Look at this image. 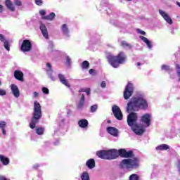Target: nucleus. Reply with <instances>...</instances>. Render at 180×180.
Masks as SVG:
<instances>
[{"label": "nucleus", "instance_id": "47", "mask_svg": "<svg viewBox=\"0 0 180 180\" xmlns=\"http://www.w3.org/2000/svg\"><path fill=\"white\" fill-rule=\"evenodd\" d=\"M39 14L41 15V16H44V15H46V11L40 10L39 11Z\"/></svg>", "mask_w": 180, "mask_h": 180}, {"label": "nucleus", "instance_id": "39", "mask_svg": "<svg viewBox=\"0 0 180 180\" xmlns=\"http://www.w3.org/2000/svg\"><path fill=\"white\" fill-rule=\"evenodd\" d=\"M42 92H43V94H44L45 95H49V94L50 93V91L49 90L48 88H46V87H43V88H42Z\"/></svg>", "mask_w": 180, "mask_h": 180}, {"label": "nucleus", "instance_id": "45", "mask_svg": "<svg viewBox=\"0 0 180 180\" xmlns=\"http://www.w3.org/2000/svg\"><path fill=\"white\" fill-rule=\"evenodd\" d=\"M137 33L139 34H142L143 36H146V32L140 29L136 30Z\"/></svg>", "mask_w": 180, "mask_h": 180}, {"label": "nucleus", "instance_id": "54", "mask_svg": "<svg viewBox=\"0 0 180 180\" xmlns=\"http://www.w3.org/2000/svg\"><path fill=\"white\" fill-rule=\"evenodd\" d=\"M89 72V74L92 75L93 72H95V70H94V69H90Z\"/></svg>", "mask_w": 180, "mask_h": 180}, {"label": "nucleus", "instance_id": "7", "mask_svg": "<svg viewBox=\"0 0 180 180\" xmlns=\"http://www.w3.org/2000/svg\"><path fill=\"white\" fill-rule=\"evenodd\" d=\"M21 51L26 53L32 50V42L29 39H25L20 46Z\"/></svg>", "mask_w": 180, "mask_h": 180}, {"label": "nucleus", "instance_id": "12", "mask_svg": "<svg viewBox=\"0 0 180 180\" xmlns=\"http://www.w3.org/2000/svg\"><path fill=\"white\" fill-rule=\"evenodd\" d=\"M46 72L51 81H55L56 78L53 76L54 72L53 71V68L51 67V64H50V63H46Z\"/></svg>", "mask_w": 180, "mask_h": 180}, {"label": "nucleus", "instance_id": "30", "mask_svg": "<svg viewBox=\"0 0 180 180\" xmlns=\"http://www.w3.org/2000/svg\"><path fill=\"white\" fill-rule=\"evenodd\" d=\"M175 70H176V74L179 78V81H180V65L178 63L175 64Z\"/></svg>", "mask_w": 180, "mask_h": 180}, {"label": "nucleus", "instance_id": "19", "mask_svg": "<svg viewBox=\"0 0 180 180\" xmlns=\"http://www.w3.org/2000/svg\"><path fill=\"white\" fill-rule=\"evenodd\" d=\"M14 77L16 79H18V81H22L23 80V72L20 70H15L14 72Z\"/></svg>", "mask_w": 180, "mask_h": 180}, {"label": "nucleus", "instance_id": "18", "mask_svg": "<svg viewBox=\"0 0 180 180\" xmlns=\"http://www.w3.org/2000/svg\"><path fill=\"white\" fill-rule=\"evenodd\" d=\"M139 39H141V40H142V41H143V43L146 44V46L149 50L153 49V44L151 43V41L150 40H148V39H147L146 37L141 36V35L139 36Z\"/></svg>", "mask_w": 180, "mask_h": 180}, {"label": "nucleus", "instance_id": "29", "mask_svg": "<svg viewBox=\"0 0 180 180\" xmlns=\"http://www.w3.org/2000/svg\"><path fill=\"white\" fill-rule=\"evenodd\" d=\"M82 70H88L89 68V62L88 60H84L82 63Z\"/></svg>", "mask_w": 180, "mask_h": 180}, {"label": "nucleus", "instance_id": "9", "mask_svg": "<svg viewBox=\"0 0 180 180\" xmlns=\"http://www.w3.org/2000/svg\"><path fill=\"white\" fill-rule=\"evenodd\" d=\"M159 13L163 18V19L167 22V23H168L169 25H172L173 23L172 19H171V17L169 16V15H168V13H167V12L160 9Z\"/></svg>", "mask_w": 180, "mask_h": 180}, {"label": "nucleus", "instance_id": "20", "mask_svg": "<svg viewBox=\"0 0 180 180\" xmlns=\"http://www.w3.org/2000/svg\"><path fill=\"white\" fill-rule=\"evenodd\" d=\"M6 6L7 8L11 11V12H15V6H13V4L11 0H6Z\"/></svg>", "mask_w": 180, "mask_h": 180}, {"label": "nucleus", "instance_id": "51", "mask_svg": "<svg viewBox=\"0 0 180 180\" xmlns=\"http://www.w3.org/2000/svg\"><path fill=\"white\" fill-rule=\"evenodd\" d=\"M86 94L88 96L91 95V89L90 88H87V90L86 91Z\"/></svg>", "mask_w": 180, "mask_h": 180}, {"label": "nucleus", "instance_id": "21", "mask_svg": "<svg viewBox=\"0 0 180 180\" xmlns=\"http://www.w3.org/2000/svg\"><path fill=\"white\" fill-rule=\"evenodd\" d=\"M88 124H89L88 120L85 119L80 120L78 122V125L79 126V127H82V129H85L88 127Z\"/></svg>", "mask_w": 180, "mask_h": 180}, {"label": "nucleus", "instance_id": "43", "mask_svg": "<svg viewBox=\"0 0 180 180\" xmlns=\"http://www.w3.org/2000/svg\"><path fill=\"white\" fill-rule=\"evenodd\" d=\"M35 4L38 6H41L43 5V0H35Z\"/></svg>", "mask_w": 180, "mask_h": 180}, {"label": "nucleus", "instance_id": "36", "mask_svg": "<svg viewBox=\"0 0 180 180\" xmlns=\"http://www.w3.org/2000/svg\"><path fill=\"white\" fill-rule=\"evenodd\" d=\"M4 48L6 49V50H7V51H11V48H9V41H5L4 42Z\"/></svg>", "mask_w": 180, "mask_h": 180}, {"label": "nucleus", "instance_id": "50", "mask_svg": "<svg viewBox=\"0 0 180 180\" xmlns=\"http://www.w3.org/2000/svg\"><path fill=\"white\" fill-rule=\"evenodd\" d=\"M88 88H82V89H80L79 92H86Z\"/></svg>", "mask_w": 180, "mask_h": 180}, {"label": "nucleus", "instance_id": "59", "mask_svg": "<svg viewBox=\"0 0 180 180\" xmlns=\"http://www.w3.org/2000/svg\"><path fill=\"white\" fill-rule=\"evenodd\" d=\"M0 168H1V165H0Z\"/></svg>", "mask_w": 180, "mask_h": 180}, {"label": "nucleus", "instance_id": "5", "mask_svg": "<svg viewBox=\"0 0 180 180\" xmlns=\"http://www.w3.org/2000/svg\"><path fill=\"white\" fill-rule=\"evenodd\" d=\"M106 58L111 67L113 68H119L120 64H124V63H126L127 56L124 53L120 52L116 56H113L112 53H108Z\"/></svg>", "mask_w": 180, "mask_h": 180}, {"label": "nucleus", "instance_id": "13", "mask_svg": "<svg viewBox=\"0 0 180 180\" xmlns=\"http://www.w3.org/2000/svg\"><path fill=\"white\" fill-rule=\"evenodd\" d=\"M11 89L15 98H19V96H20V91H19V87H18L16 84H11Z\"/></svg>", "mask_w": 180, "mask_h": 180}, {"label": "nucleus", "instance_id": "25", "mask_svg": "<svg viewBox=\"0 0 180 180\" xmlns=\"http://www.w3.org/2000/svg\"><path fill=\"white\" fill-rule=\"evenodd\" d=\"M0 161L2 162L3 165H8L9 164V158L0 155Z\"/></svg>", "mask_w": 180, "mask_h": 180}, {"label": "nucleus", "instance_id": "28", "mask_svg": "<svg viewBox=\"0 0 180 180\" xmlns=\"http://www.w3.org/2000/svg\"><path fill=\"white\" fill-rule=\"evenodd\" d=\"M112 113H122V110H120V108L116 105H112Z\"/></svg>", "mask_w": 180, "mask_h": 180}, {"label": "nucleus", "instance_id": "38", "mask_svg": "<svg viewBox=\"0 0 180 180\" xmlns=\"http://www.w3.org/2000/svg\"><path fill=\"white\" fill-rule=\"evenodd\" d=\"M54 47V44H53V41H49V51H53V48Z\"/></svg>", "mask_w": 180, "mask_h": 180}, {"label": "nucleus", "instance_id": "17", "mask_svg": "<svg viewBox=\"0 0 180 180\" xmlns=\"http://www.w3.org/2000/svg\"><path fill=\"white\" fill-rule=\"evenodd\" d=\"M107 131L109 134H111V136H114V137H117L119 134V130L113 127H107Z\"/></svg>", "mask_w": 180, "mask_h": 180}, {"label": "nucleus", "instance_id": "27", "mask_svg": "<svg viewBox=\"0 0 180 180\" xmlns=\"http://www.w3.org/2000/svg\"><path fill=\"white\" fill-rule=\"evenodd\" d=\"M54 18H56V13H51L49 15L42 17V19H44L45 20H53Z\"/></svg>", "mask_w": 180, "mask_h": 180}, {"label": "nucleus", "instance_id": "34", "mask_svg": "<svg viewBox=\"0 0 180 180\" xmlns=\"http://www.w3.org/2000/svg\"><path fill=\"white\" fill-rule=\"evenodd\" d=\"M121 44L122 46V47H127V49H131V45H130L129 43H127V41H122L121 42Z\"/></svg>", "mask_w": 180, "mask_h": 180}, {"label": "nucleus", "instance_id": "15", "mask_svg": "<svg viewBox=\"0 0 180 180\" xmlns=\"http://www.w3.org/2000/svg\"><path fill=\"white\" fill-rule=\"evenodd\" d=\"M85 106V96L84 94H82V96L77 105V108L79 109V110H82Z\"/></svg>", "mask_w": 180, "mask_h": 180}, {"label": "nucleus", "instance_id": "8", "mask_svg": "<svg viewBox=\"0 0 180 180\" xmlns=\"http://www.w3.org/2000/svg\"><path fill=\"white\" fill-rule=\"evenodd\" d=\"M40 117H41V113H34L31 122L30 123V129H34V127H36V123L39 122Z\"/></svg>", "mask_w": 180, "mask_h": 180}, {"label": "nucleus", "instance_id": "33", "mask_svg": "<svg viewBox=\"0 0 180 180\" xmlns=\"http://www.w3.org/2000/svg\"><path fill=\"white\" fill-rule=\"evenodd\" d=\"M129 180H140V176L137 174H132L129 176Z\"/></svg>", "mask_w": 180, "mask_h": 180}, {"label": "nucleus", "instance_id": "37", "mask_svg": "<svg viewBox=\"0 0 180 180\" xmlns=\"http://www.w3.org/2000/svg\"><path fill=\"white\" fill-rule=\"evenodd\" d=\"M97 109H98V105H94L90 108V110L92 113H94V112H96Z\"/></svg>", "mask_w": 180, "mask_h": 180}, {"label": "nucleus", "instance_id": "52", "mask_svg": "<svg viewBox=\"0 0 180 180\" xmlns=\"http://www.w3.org/2000/svg\"><path fill=\"white\" fill-rule=\"evenodd\" d=\"M4 12V6L0 4V13H2Z\"/></svg>", "mask_w": 180, "mask_h": 180}, {"label": "nucleus", "instance_id": "35", "mask_svg": "<svg viewBox=\"0 0 180 180\" xmlns=\"http://www.w3.org/2000/svg\"><path fill=\"white\" fill-rule=\"evenodd\" d=\"M114 116L117 120H122L123 119V113H114Z\"/></svg>", "mask_w": 180, "mask_h": 180}, {"label": "nucleus", "instance_id": "22", "mask_svg": "<svg viewBox=\"0 0 180 180\" xmlns=\"http://www.w3.org/2000/svg\"><path fill=\"white\" fill-rule=\"evenodd\" d=\"M34 113H41V106H40V103L37 101L34 103Z\"/></svg>", "mask_w": 180, "mask_h": 180}, {"label": "nucleus", "instance_id": "16", "mask_svg": "<svg viewBox=\"0 0 180 180\" xmlns=\"http://www.w3.org/2000/svg\"><path fill=\"white\" fill-rule=\"evenodd\" d=\"M39 29H40L44 37L46 40H49V31H47V27H46V25L44 24H41Z\"/></svg>", "mask_w": 180, "mask_h": 180}, {"label": "nucleus", "instance_id": "31", "mask_svg": "<svg viewBox=\"0 0 180 180\" xmlns=\"http://www.w3.org/2000/svg\"><path fill=\"white\" fill-rule=\"evenodd\" d=\"M36 133L37 134H38L39 136H42V134H44V128L40 127H37L36 129Z\"/></svg>", "mask_w": 180, "mask_h": 180}, {"label": "nucleus", "instance_id": "11", "mask_svg": "<svg viewBox=\"0 0 180 180\" xmlns=\"http://www.w3.org/2000/svg\"><path fill=\"white\" fill-rule=\"evenodd\" d=\"M58 79L60 82H61L63 85H65V86H67V88H71V85L70 84V82H68V79L65 78V75L63 74H59Z\"/></svg>", "mask_w": 180, "mask_h": 180}, {"label": "nucleus", "instance_id": "53", "mask_svg": "<svg viewBox=\"0 0 180 180\" xmlns=\"http://www.w3.org/2000/svg\"><path fill=\"white\" fill-rule=\"evenodd\" d=\"M3 134L5 136L6 134V131L5 130V128L1 129Z\"/></svg>", "mask_w": 180, "mask_h": 180}, {"label": "nucleus", "instance_id": "3", "mask_svg": "<svg viewBox=\"0 0 180 180\" xmlns=\"http://www.w3.org/2000/svg\"><path fill=\"white\" fill-rule=\"evenodd\" d=\"M124 158H132V159H124L120 163V168H139V158H134V153L132 150L125 152Z\"/></svg>", "mask_w": 180, "mask_h": 180}, {"label": "nucleus", "instance_id": "14", "mask_svg": "<svg viewBox=\"0 0 180 180\" xmlns=\"http://www.w3.org/2000/svg\"><path fill=\"white\" fill-rule=\"evenodd\" d=\"M60 30L67 39L70 38V28H68V25L67 24H63L60 28Z\"/></svg>", "mask_w": 180, "mask_h": 180}, {"label": "nucleus", "instance_id": "57", "mask_svg": "<svg viewBox=\"0 0 180 180\" xmlns=\"http://www.w3.org/2000/svg\"><path fill=\"white\" fill-rule=\"evenodd\" d=\"M107 13H109V11H107Z\"/></svg>", "mask_w": 180, "mask_h": 180}, {"label": "nucleus", "instance_id": "24", "mask_svg": "<svg viewBox=\"0 0 180 180\" xmlns=\"http://www.w3.org/2000/svg\"><path fill=\"white\" fill-rule=\"evenodd\" d=\"M156 150H158L159 151L169 150V146L167 144H162L156 147Z\"/></svg>", "mask_w": 180, "mask_h": 180}, {"label": "nucleus", "instance_id": "6", "mask_svg": "<svg viewBox=\"0 0 180 180\" xmlns=\"http://www.w3.org/2000/svg\"><path fill=\"white\" fill-rule=\"evenodd\" d=\"M133 92H134V86L133 84L129 82L125 87V90L124 91V99H130V97L133 95Z\"/></svg>", "mask_w": 180, "mask_h": 180}, {"label": "nucleus", "instance_id": "46", "mask_svg": "<svg viewBox=\"0 0 180 180\" xmlns=\"http://www.w3.org/2000/svg\"><path fill=\"white\" fill-rule=\"evenodd\" d=\"M32 98H39V92L34 91V92L32 94Z\"/></svg>", "mask_w": 180, "mask_h": 180}, {"label": "nucleus", "instance_id": "58", "mask_svg": "<svg viewBox=\"0 0 180 180\" xmlns=\"http://www.w3.org/2000/svg\"><path fill=\"white\" fill-rule=\"evenodd\" d=\"M127 1H131V0H127Z\"/></svg>", "mask_w": 180, "mask_h": 180}, {"label": "nucleus", "instance_id": "2", "mask_svg": "<svg viewBox=\"0 0 180 180\" xmlns=\"http://www.w3.org/2000/svg\"><path fill=\"white\" fill-rule=\"evenodd\" d=\"M126 149H110L108 150H101L96 152V155L101 160H116L119 156L124 158Z\"/></svg>", "mask_w": 180, "mask_h": 180}, {"label": "nucleus", "instance_id": "23", "mask_svg": "<svg viewBox=\"0 0 180 180\" xmlns=\"http://www.w3.org/2000/svg\"><path fill=\"white\" fill-rule=\"evenodd\" d=\"M86 167L89 168V169H92L95 168V160L94 159H89L86 162Z\"/></svg>", "mask_w": 180, "mask_h": 180}, {"label": "nucleus", "instance_id": "48", "mask_svg": "<svg viewBox=\"0 0 180 180\" xmlns=\"http://www.w3.org/2000/svg\"><path fill=\"white\" fill-rule=\"evenodd\" d=\"M0 40L1 41H3L4 43L5 41V37L2 34H0Z\"/></svg>", "mask_w": 180, "mask_h": 180}, {"label": "nucleus", "instance_id": "1", "mask_svg": "<svg viewBox=\"0 0 180 180\" xmlns=\"http://www.w3.org/2000/svg\"><path fill=\"white\" fill-rule=\"evenodd\" d=\"M148 109V103L143 96H137L131 98L127 103L125 108L127 113H136L140 110H147Z\"/></svg>", "mask_w": 180, "mask_h": 180}, {"label": "nucleus", "instance_id": "4", "mask_svg": "<svg viewBox=\"0 0 180 180\" xmlns=\"http://www.w3.org/2000/svg\"><path fill=\"white\" fill-rule=\"evenodd\" d=\"M137 120H139V116L137 113H129L127 118V122L128 126L131 127V130L136 134L137 136H141L145 131L144 129L140 128L139 124H137Z\"/></svg>", "mask_w": 180, "mask_h": 180}, {"label": "nucleus", "instance_id": "49", "mask_svg": "<svg viewBox=\"0 0 180 180\" xmlns=\"http://www.w3.org/2000/svg\"><path fill=\"white\" fill-rule=\"evenodd\" d=\"M101 88H106V82L103 81L101 84Z\"/></svg>", "mask_w": 180, "mask_h": 180}, {"label": "nucleus", "instance_id": "44", "mask_svg": "<svg viewBox=\"0 0 180 180\" xmlns=\"http://www.w3.org/2000/svg\"><path fill=\"white\" fill-rule=\"evenodd\" d=\"M5 95H6V90L0 89V96H5Z\"/></svg>", "mask_w": 180, "mask_h": 180}, {"label": "nucleus", "instance_id": "10", "mask_svg": "<svg viewBox=\"0 0 180 180\" xmlns=\"http://www.w3.org/2000/svg\"><path fill=\"white\" fill-rule=\"evenodd\" d=\"M141 122L146 124L147 127L151 124V115L150 114H145L141 117Z\"/></svg>", "mask_w": 180, "mask_h": 180}, {"label": "nucleus", "instance_id": "32", "mask_svg": "<svg viewBox=\"0 0 180 180\" xmlns=\"http://www.w3.org/2000/svg\"><path fill=\"white\" fill-rule=\"evenodd\" d=\"M81 179L82 180H90L89 174H88V172H83L82 174L81 175Z\"/></svg>", "mask_w": 180, "mask_h": 180}, {"label": "nucleus", "instance_id": "26", "mask_svg": "<svg viewBox=\"0 0 180 180\" xmlns=\"http://www.w3.org/2000/svg\"><path fill=\"white\" fill-rule=\"evenodd\" d=\"M161 70L162 71H167L169 74H171L172 71H174V69L171 68V67L167 65H162L161 67Z\"/></svg>", "mask_w": 180, "mask_h": 180}, {"label": "nucleus", "instance_id": "41", "mask_svg": "<svg viewBox=\"0 0 180 180\" xmlns=\"http://www.w3.org/2000/svg\"><path fill=\"white\" fill-rule=\"evenodd\" d=\"M6 127V122L4 121H0V129H5Z\"/></svg>", "mask_w": 180, "mask_h": 180}, {"label": "nucleus", "instance_id": "40", "mask_svg": "<svg viewBox=\"0 0 180 180\" xmlns=\"http://www.w3.org/2000/svg\"><path fill=\"white\" fill-rule=\"evenodd\" d=\"M66 65L68 67L71 65V58H70V56H66Z\"/></svg>", "mask_w": 180, "mask_h": 180}, {"label": "nucleus", "instance_id": "42", "mask_svg": "<svg viewBox=\"0 0 180 180\" xmlns=\"http://www.w3.org/2000/svg\"><path fill=\"white\" fill-rule=\"evenodd\" d=\"M14 4L16 6H22V1L20 0H14Z\"/></svg>", "mask_w": 180, "mask_h": 180}, {"label": "nucleus", "instance_id": "56", "mask_svg": "<svg viewBox=\"0 0 180 180\" xmlns=\"http://www.w3.org/2000/svg\"><path fill=\"white\" fill-rule=\"evenodd\" d=\"M2 84V83L1 82V80H0V85H1Z\"/></svg>", "mask_w": 180, "mask_h": 180}, {"label": "nucleus", "instance_id": "55", "mask_svg": "<svg viewBox=\"0 0 180 180\" xmlns=\"http://www.w3.org/2000/svg\"><path fill=\"white\" fill-rule=\"evenodd\" d=\"M137 65H138V67H140V65H141V63L140 62H138Z\"/></svg>", "mask_w": 180, "mask_h": 180}]
</instances>
